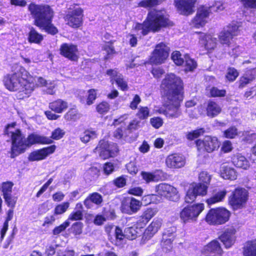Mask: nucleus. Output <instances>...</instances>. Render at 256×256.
Returning <instances> with one entry per match:
<instances>
[{
    "label": "nucleus",
    "instance_id": "38",
    "mask_svg": "<svg viewBox=\"0 0 256 256\" xmlns=\"http://www.w3.org/2000/svg\"><path fill=\"white\" fill-rule=\"evenodd\" d=\"M96 132L94 130H86L80 136V140L84 143L88 142L91 139L96 138Z\"/></svg>",
    "mask_w": 256,
    "mask_h": 256
},
{
    "label": "nucleus",
    "instance_id": "42",
    "mask_svg": "<svg viewBox=\"0 0 256 256\" xmlns=\"http://www.w3.org/2000/svg\"><path fill=\"white\" fill-rule=\"evenodd\" d=\"M211 179L212 176L206 171H202L199 174L198 180L200 182V183H202L208 186Z\"/></svg>",
    "mask_w": 256,
    "mask_h": 256
},
{
    "label": "nucleus",
    "instance_id": "37",
    "mask_svg": "<svg viewBox=\"0 0 256 256\" xmlns=\"http://www.w3.org/2000/svg\"><path fill=\"white\" fill-rule=\"evenodd\" d=\"M138 230L137 227L131 226L128 227L124 230L125 238L129 240H134L137 236Z\"/></svg>",
    "mask_w": 256,
    "mask_h": 256
},
{
    "label": "nucleus",
    "instance_id": "3",
    "mask_svg": "<svg viewBox=\"0 0 256 256\" xmlns=\"http://www.w3.org/2000/svg\"><path fill=\"white\" fill-rule=\"evenodd\" d=\"M169 16L164 10H150L146 20L142 24H136L134 29L146 35L150 31H159L161 28L172 26L173 23L169 20Z\"/></svg>",
    "mask_w": 256,
    "mask_h": 256
},
{
    "label": "nucleus",
    "instance_id": "39",
    "mask_svg": "<svg viewBox=\"0 0 256 256\" xmlns=\"http://www.w3.org/2000/svg\"><path fill=\"white\" fill-rule=\"evenodd\" d=\"M52 20H50L46 24H44L40 26H38L42 30H44L46 32L51 34H55L58 32V29L52 24Z\"/></svg>",
    "mask_w": 256,
    "mask_h": 256
},
{
    "label": "nucleus",
    "instance_id": "18",
    "mask_svg": "<svg viewBox=\"0 0 256 256\" xmlns=\"http://www.w3.org/2000/svg\"><path fill=\"white\" fill-rule=\"evenodd\" d=\"M162 223V220L160 218H155L152 220L144 232L142 237V241L144 243L151 238L158 232Z\"/></svg>",
    "mask_w": 256,
    "mask_h": 256
},
{
    "label": "nucleus",
    "instance_id": "9",
    "mask_svg": "<svg viewBox=\"0 0 256 256\" xmlns=\"http://www.w3.org/2000/svg\"><path fill=\"white\" fill-rule=\"evenodd\" d=\"M208 186L202 183H193L190 186L185 197V202L191 203L195 200L197 196H204L207 194Z\"/></svg>",
    "mask_w": 256,
    "mask_h": 256
},
{
    "label": "nucleus",
    "instance_id": "45",
    "mask_svg": "<svg viewBox=\"0 0 256 256\" xmlns=\"http://www.w3.org/2000/svg\"><path fill=\"white\" fill-rule=\"evenodd\" d=\"M164 0H144L140 2L138 5L144 8L154 6L160 4Z\"/></svg>",
    "mask_w": 256,
    "mask_h": 256
},
{
    "label": "nucleus",
    "instance_id": "53",
    "mask_svg": "<svg viewBox=\"0 0 256 256\" xmlns=\"http://www.w3.org/2000/svg\"><path fill=\"white\" fill-rule=\"evenodd\" d=\"M210 94L212 97H222L225 96L226 92L224 90H219L217 88L213 87L210 90Z\"/></svg>",
    "mask_w": 256,
    "mask_h": 256
},
{
    "label": "nucleus",
    "instance_id": "11",
    "mask_svg": "<svg viewBox=\"0 0 256 256\" xmlns=\"http://www.w3.org/2000/svg\"><path fill=\"white\" fill-rule=\"evenodd\" d=\"M240 26L237 22H234L224 27L218 36L220 43L228 46L234 36L237 35Z\"/></svg>",
    "mask_w": 256,
    "mask_h": 256
},
{
    "label": "nucleus",
    "instance_id": "6",
    "mask_svg": "<svg viewBox=\"0 0 256 256\" xmlns=\"http://www.w3.org/2000/svg\"><path fill=\"white\" fill-rule=\"evenodd\" d=\"M230 216V212L226 208H212L208 212L206 220L210 224H222L228 221Z\"/></svg>",
    "mask_w": 256,
    "mask_h": 256
},
{
    "label": "nucleus",
    "instance_id": "47",
    "mask_svg": "<svg viewBox=\"0 0 256 256\" xmlns=\"http://www.w3.org/2000/svg\"><path fill=\"white\" fill-rule=\"evenodd\" d=\"M83 224L82 222H76L72 224L71 227V230L75 236L80 235L82 233Z\"/></svg>",
    "mask_w": 256,
    "mask_h": 256
},
{
    "label": "nucleus",
    "instance_id": "52",
    "mask_svg": "<svg viewBox=\"0 0 256 256\" xmlns=\"http://www.w3.org/2000/svg\"><path fill=\"white\" fill-rule=\"evenodd\" d=\"M149 110L148 107H140L136 116L141 120L147 118L149 116Z\"/></svg>",
    "mask_w": 256,
    "mask_h": 256
},
{
    "label": "nucleus",
    "instance_id": "5",
    "mask_svg": "<svg viewBox=\"0 0 256 256\" xmlns=\"http://www.w3.org/2000/svg\"><path fill=\"white\" fill-rule=\"evenodd\" d=\"M28 9L34 19V24L37 26L46 24L49 20H52L54 16L53 10L48 5L31 3Z\"/></svg>",
    "mask_w": 256,
    "mask_h": 256
},
{
    "label": "nucleus",
    "instance_id": "27",
    "mask_svg": "<svg viewBox=\"0 0 256 256\" xmlns=\"http://www.w3.org/2000/svg\"><path fill=\"white\" fill-rule=\"evenodd\" d=\"M106 74L114 79L116 84L122 90H125L128 89L126 82L124 80L122 76L116 70H107Z\"/></svg>",
    "mask_w": 256,
    "mask_h": 256
},
{
    "label": "nucleus",
    "instance_id": "56",
    "mask_svg": "<svg viewBox=\"0 0 256 256\" xmlns=\"http://www.w3.org/2000/svg\"><path fill=\"white\" fill-rule=\"evenodd\" d=\"M140 120L136 119L130 122L126 128L129 134H130L132 131L138 129L140 127Z\"/></svg>",
    "mask_w": 256,
    "mask_h": 256
},
{
    "label": "nucleus",
    "instance_id": "55",
    "mask_svg": "<svg viewBox=\"0 0 256 256\" xmlns=\"http://www.w3.org/2000/svg\"><path fill=\"white\" fill-rule=\"evenodd\" d=\"M110 110V106L106 102H104L98 104L96 106V110L100 114H104L108 112Z\"/></svg>",
    "mask_w": 256,
    "mask_h": 256
},
{
    "label": "nucleus",
    "instance_id": "43",
    "mask_svg": "<svg viewBox=\"0 0 256 256\" xmlns=\"http://www.w3.org/2000/svg\"><path fill=\"white\" fill-rule=\"evenodd\" d=\"M13 186L14 184L12 182H6L2 183L1 190L4 196L12 194Z\"/></svg>",
    "mask_w": 256,
    "mask_h": 256
},
{
    "label": "nucleus",
    "instance_id": "19",
    "mask_svg": "<svg viewBox=\"0 0 256 256\" xmlns=\"http://www.w3.org/2000/svg\"><path fill=\"white\" fill-rule=\"evenodd\" d=\"M60 54L70 60L76 61L78 60L77 46L72 44L64 43L61 45Z\"/></svg>",
    "mask_w": 256,
    "mask_h": 256
},
{
    "label": "nucleus",
    "instance_id": "10",
    "mask_svg": "<svg viewBox=\"0 0 256 256\" xmlns=\"http://www.w3.org/2000/svg\"><path fill=\"white\" fill-rule=\"evenodd\" d=\"M155 188L158 194L165 197L170 200L177 202L180 198L176 188L170 184H160L156 186Z\"/></svg>",
    "mask_w": 256,
    "mask_h": 256
},
{
    "label": "nucleus",
    "instance_id": "57",
    "mask_svg": "<svg viewBox=\"0 0 256 256\" xmlns=\"http://www.w3.org/2000/svg\"><path fill=\"white\" fill-rule=\"evenodd\" d=\"M93 203L98 205L102 202V196L98 192H94L88 196Z\"/></svg>",
    "mask_w": 256,
    "mask_h": 256
},
{
    "label": "nucleus",
    "instance_id": "24",
    "mask_svg": "<svg viewBox=\"0 0 256 256\" xmlns=\"http://www.w3.org/2000/svg\"><path fill=\"white\" fill-rule=\"evenodd\" d=\"M236 230L234 228L226 229L219 237L221 242L226 248H229L234 242L236 239Z\"/></svg>",
    "mask_w": 256,
    "mask_h": 256
},
{
    "label": "nucleus",
    "instance_id": "25",
    "mask_svg": "<svg viewBox=\"0 0 256 256\" xmlns=\"http://www.w3.org/2000/svg\"><path fill=\"white\" fill-rule=\"evenodd\" d=\"M220 174L221 177L225 180H233L237 178V172L236 170L224 164L220 166Z\"/></svg>",
    "mask_w": 256,
    "mask_h": 256
},
{
    "label": "nucleus",
    "instance_id": "36",
    "mask_svg": "<svg viewBox=\"0 0 256 256\" xmlns=\"http://www.w3.org/2000/svg\"><path fill=\"white\" fill-rule=\"evenodd\" d=\"M129 132L125 126H120L114 132V136L116 139H124L129 134Z\"/></svg>",
    "mask_w": 256,
    "mask_h": 256
},
{
    "label": "nucleus",
    "instance_id": "26",
    "mask_svg": "<svg viewBox=\"0 0 256 256\" xmlns=\"http://www.w3.org/2000/svg\"><path fill=\"white\" fill-rule=\"evenodd\" d=\"M200 42L207 50L214 49L216 45L217 40L210 34H203L200 36Z\"/></svg>",
    "mask_w": 256,
    "mask_h": 256
},
{
    "label": "nucleus",
    "instance_id": "58",
    "mask_svg": "<svg viewBox=\"0 0 256 256\" xmlns=\"http://www.w3.org/2000/svg\"><path fill=\"white\" fill-rule=\"evenodd\" d=\"M241 2L245 8H256V0H241Z\"/></svg>",
    "mask_w": 256,
    "mask_h": 256
},
{
    "label": "nucleus",
    "instance_id": "7",
    "mask_svg": "<svg viewBox=\"0 0 256 256\" xmlns=\"http://www.w3.org/2000/svg\"><path fill=\"white\" fill-rule=\"evenodd\" d=\"M204 209V205L202 204L185 207L180 212V218L185 223L196 221Z\"/></svg>",
    "mask_w": 256,
    "mask_h": 256
},
{
    "label": "nucleus",
    "instance_id": "4",
    "mask_svg": "<svg viewBox=\"0 0 256 256\" xmlns=\"http://www.w3.org/2000/svg\"><path fill=\"white\" fill-rule=\"evenodd\" d=\"M34 78L23 68L12 74H8L4 78V83L10 91L19 90L26 94H30L35 87Z\"/></svg>",
    "mask_w": 256,
    "mask_h": 256
},
{
    "label": "nucleus",
    "instance_id": "29",
    "mask_svg": "<svg viewBox=\"0 0 256 256\" xmlns=\"http://www.w3.org/2000/svg\"><path fill=\"white\" fill-rule=\"evenodd\" d=\"M68 107V102L61 99H58L49 104L50 108L57 113H62Z\"/></svg>",
    "mask_w": 256,
    "mask_h": 256
},
{
    "label": "nucleus",
    "instance_id": "46",
    "mask_svg": "<svg viewBox=\"0 0 256 256\" xmlns=\"http://www.w3.org/2000/svg\"><path fill=\"white\" fill-rule=\"evenodd\" d=\"M238 76V72L236 69L233 68H228L227 70L226 77L230 82L234 81Z\"/></svg>",
    "mask_w": 256,
    "mask_h": 256
},
{
    "label": "nucleus",
    "instance_id": "1",
    "mask_svg": "<svg viewBox=\"0 0 256 256\" xmlns=\"http://www.w3.org/2000/svg\"><path fill=\"white\" fill-rule=\"evenodd\" d=\"M160 88L166 109L162 113L168 118H176L180 114V110L183 82L181 78L174 74H168L162 80Z\"/></svg>",
    "mask_w": 256,
    "mask_h": 256
},
{
    "label": "nucleus",
    "instance_id": "60",
    "mask_svg": "<svg viewBox=\"0 0 256 256\" xmlns=\"http://www.w3.org/2000/svg\"><path fill=\"white\" fill-rule=\"evenodd\" d=\"M151 124L156 128H158L163 124L162 120L159 117H154L150 120Z\"/></svg>",
    "mask_w": 256,
    "mask_h": 256
},
{
    "label": "nucleus",
    "instance_id": "63",
    "mask_svg": "<svg viewBox=\"0 0 256 256\" xmlns=\"http://www.w3.org/2000/svg\"><path fill=\"white\" fill-rule=\"evenodd\" d=\"M64 134V132L60 128H56L52 132V138L54 140H59L61 138Z\"/></svg>",
    "mask_w": 256,
    "mask_h": 256
},
{
    "label": "nucleus",
    "instance_id": "59",
    "mask_svg": "<svg viewBox=\"0 0 256 256\" xmlns=\"http://www.w3.org/2000/svg\"><path fill=\"white\" fill-rule=\"evenodd\" d=\"M244 138L242 140L248 143L252 142L256 138V134L254 133L250 134L248 132L243 133Z\"/></svg>",
    "mask_w": 256,
    "mask_h": 256
},
{
    "label": "nucleus",
    "instance_id": "13",
    "mask_svg": "<svg viewBox=\"0 0 256 256\" xmlns=\"http://www.w3.org/2000/svg\"><path fill=\"white\" fill-rule=\"evenodd\" d=\"M96 150H100V156L103 159L114 156L118 151L116 144H109L105 140H100L98 146L95 148Z\"/></svg>",
    "mask_w": 256,
    "mask_h": 256
},
{
    "label": "nucleus",
    "instance_id": "34",
    "mask_svg": "<svg viewBox=\"0 0 256 256\" xmlns=\"http://www.w3.org/2000/svg\"><path fill=\"white\" fill-rule=\"evenodd\" d=\"M226 194V190H222L216 192L213 196L206 200L208 204H212L222 201L225 197Z\"/></svg>",
    "mask_w": 256,
    "mask_h": 256
},
{
    "label": "nucleus",
    "instance_id": "40",
    "mask_svg": "<svg viewBox=\"0 0 256 256\" xmlns=\"http://www.w3.org/2000/svg\"><path fill=\"white\" fill-rule=\"evenodd\" d=\"M184 64H185L186 71H192L197 66L196 62L194 60L190 58L188 54L184 56Z\"/></svg>",
    "mask_w": 256,
    "mask_h": 256
},
{
    "label": "nucleus",
    "instance_id": "61",
    "mask_svg": "<svg viewBox=\"0 0 256 256\" xmlns=\"http://www.w3.org/2000/svg\"><path fill=\"white\" fill-rule=\"evenodd\" d=\"M6 202L8 206L14 208L16 202V198L15 197L12 196V194H8L4 196Z\"/></svg>",
    "mask_w": 256,
    "mask_h": 256
},
{
    "label": "nucleus",
    "instance_id": "32",
    "mask_svg": "<svg viewBox=\"0 0 256 256\" xmlns=\"http://www.w3.org/2000/svg\"><path fill=\"white\" fill-rule=\"evenodd\" d=\"M43 38L42 35L38 33L34 28H30L28 36V40L30 43L39 44Z\"/></svg>",
    "mask_w": 256,
    "mask_h": 256
},
{
    "label": "nucleus",
    "instance_id": "41",
    "mask_svg": "<svg viewBox=\"0 0 256 256\" xmlns=\"http://www.w3.org/2000/svg\"><path fill=\"white\" fill-rule=\"evenodd\" d=\"M205 130L204 128H200L196 130L188 132L186 135V138L190 140H192L203 134Z\"/></svg>",
    "mask_w": 256,
    "mask_h": 256
},
{
    "label": "nucleus",
    "instance_id": "15",
    "mask_svg": "<svg viewBox=\"0 0 256 256\" xmlns=\"http://www.w3.org/2000/svg\"><path fill=\"white\" fill-rule=\"evenodd\" d=\"M248 197L247 190L242 188L236 189L232 195L229 198V202L234 208L242 206L246 201Z\"/></svg>",
    "mask_w": 256,
    "mask_h": 256
},
{
    "label": "nucleus",
    "instance_id": "33",
    "mask_svg": "<svg viewBox=\"0 0 256 256\" xmlns=\"http://www.w3.org/2000/svg\"><path fill=\"white\" fill-rule=\"evenodd\" d=\"M244 256H256V240L248 242L244 248Z\"/></svg>",
    "mask_w": 256,
    "mask_h": 256
},
{
    "label": "nucleus",
    "instance_id": "62",
    "mask_svg": "<svg viewBox=\"0 0 256 256\" xmlns=\"http://www.w3.org/2000/svg\"><path fill=\"white\" fill-rule=\"evenodd\" d=\"M141 175L142 177V178L147 183L150 182L154 181L156 179L155 176L150 172H142L141 173Z\"/></svg>",
    "mask_w": 256,
    "mask_h": 256
},
{
    "label": "nucleus",
    "instance_id": "22",
    "mask_svg": "<svg viewBox=\"0 0 256 256\" xmlns=\"http://www.w3.org/2000/svg\"><path fill=\"white\" fill-rule=\"evenodd\" d=\"M196 0H174L176 8L182 14H192Z\"/></svg>",
    "mask_w": 256,
    "mask_h": 256
},
{
    "label": "nucleus",
    "instance_id": "21",
    "mask_svg": "<svg viewBox=\"0 0 256 256\" xmlns=\"http://www.w3.org/2000/svg\"><path fill=\"white\" fill-rule=\"evenodd\" d=\"M56 150L54 145L32 152L28 156L30 161L40 160L45 158L48 154L53 153Z\"/></svg>",
    "mask_w": 256,
    "mask_h": 256
},
{
    "label": "nucleus",
    "instance_id": "23",
    "mask_svg": "<svg viewBox=\"0 0 256 256\" xmlns=\"http://www.w3.org/2000/svg\"><path fill=\"white\" fill-rule=\"evenodd\" d=\"M203 252L208 256H222V250L219 242L214 240L204 247Z\"/></svg>",
    "mask_w": 256,
    "mask_h": 256
},
{
    "label": "nucleus",
    "instance_id": "31",
    "mask_svg": "<svg viewBox=\"0 0 256 256\" xmlns=\"http://www.w3.org/2000/svg\"><path fill=\"white\" fill-rule=\"evenodd\" d=\"M221 108L216 102L210 101L206 107V114L208 116L214 118L218 115L221 112Z\"/></svg>",
    "mask_w": 256,
    "mask_h": 256
},
{
    "label": "nucleus",
    "instance_id": "30",
    "mask_svg": "<svg viewBox=\"0 0 256 256\" xmlns=\"http://www.w3.org/2000/svg\"><path fill=\"white\" fill-rule=\"evenodd\" d=\"M176 232V227H170L168 228L164 232L163 237V245L164 246L166 242H168L169 244L168 249H172V242L174 240L175 237V233Z\"/></svg>",
    "mask_w": 256,
    "mask_h": 256
},
{
    "label": "nucleus",
    "instance_id": "20",
    "mask_svg": "<svg viewBox=\"0 0 256 256\" xmlns=\"http://www.w3.org/2000/svg\"><path fill=\"white\" fill-rule=\"evenodd\" d=\"M168 167L172 168H179L183 167L186 164L184 157L178 154L169 155L166 160Z\"/></svg>",
    "mask_w": 256,
    "mask_h": 256
},
{
    "label": "nucleus",
    "instance_id": "49",
    "mask_svg": "<svg viewBox=\"0 0 256 256\" xmlns=\"http://www.w3.org/2000/svg\"><path fill=\"white\" fill-rule=\"evenodd\" d=\"M157 212L156 208H148L143 212L142 216L149 221L156 214Z\"/></svg>",
    "mask_w": 256,
    "mask_h": 256
},
{
    "label": "nucleus",
    "instance_id": "54",
    "mask_svg": "<svg viewBox=\"0 0 256 256\" xmlns=\"http://www.w3.org/2000/svg\"><path fill=\"white\" fill-rule=\"evenodd\" d=\"M83 218V214L82 210H77L70 214L68 219L66 220H78Z\"/></svg>",
    "mask_w": 256,
    "mask_h": 256
},
{
    "label": "nucleus",
    "instance_id": "48",
    "mask_svg": "<svg viewBox=\"0 0 256 256\" xmlns=\"http://www.w3.org/2000/svg\"><path fill=\"white\" fill-rule=\"evenodd\" d=\"M172 58L174 62L178 66H180L184 64V59L182 58V55L180 52H174L172 54Z\"/></svg>",
    "mask_w": 256,
    "mask_h": 256
},
{
    "label": "nucleus",
    "instance_id": "12",
    "mask_svg": "<svg viewBox=\"0 0 256 256\" xmlns=\"http://www.w3.org/2000/svg\"><path fill=\"white\" fill-rule=\"evenodd\" d=\"M196 144L198 150H203L208 152L218 150L220 145L217 138L209 136H204L202 140H198Z\"/></svg>",
    "mask_w": 256,
    "mask_h": 256
},
{
    "label": "nucleus",
    "instance_id": "28",
    "mask_svg": "<svg viewBox=\"0 0 256 256\" xmlns=\"http://www.w3.org/2000/svg\"><path fill=\"white\" fill-rule=\"evenodd\" d=\"M232 164L236 167L247 170L250 167V163L246 158L241 154L234 155L232 157Z\"/></svg>",
    "mask_w": 256,
    "mask_h": 256
},
{
    "label": "nucleus",
    "instance_id": "8",
    "mask_svg": "<svg viewBox=\"0 0 256 256\" xmlns=\"http://www.w3.org/2000/svg\"><path fill=\"white\" fill-rule=\"evenodd\" d=\"M169 50V48L163 42L156 44L152 53L150 62L156 64L164 63L168 56Z\"/></svg>",
    "mask_w": 256,
    "mask_h": 256
},
{
    "label": "nucleus",
    "instance_id": "35",
    "mask_svg": "<svg viewBox=\"0 0 256 256\" xmlns=\"http://www.w3.org/2000/svg\"><path fill=\"white\" fill-rule=\"evenodd\" d=\"M81 118V114L75 108H72L64 114V118L67 121H76Z\"/></svg>",
    "mask_w": 256,
    "mask_h": 256
},
{
    "label": "nucleus",
    "instance_id": "2",
    "mask_svg": "<svg viewBox=\"0 0 256 256\" xmlns=\"http://www.w3.org/2000/svg\"><path fill=\"white\" fill-rule=\"evenodd\" d=\"M15 125V123L8 124L6 130V134L11 138L12 146L10 153V157L12 158L24 153L28 148L34 144H49L52 142L50 138L36 134H32L26 138L18 129L10 130V128H14Z\"/></svg>",
    "mask_w": 256,
    "mask_h": 256
},
{
    "label": "nucleus",
    "instance_id": "16",
    "mask_svg": "<svg viewBox=\"0 0 256 256\" xmlns=\"http://www.w3.org/2000/svg\"><path fill=\"white\" fill-rule=\"evenodd\" d=\"M142 205V202L140 200L134 198H129L122 202V212L130 214L139 210Z\"/></svg>",
    "mask_w": 256,
    "mask_h": 256
},
{
    "label": "nucleus",
    "instance_id": "44",
    "mask_svg": "<svg viewBox=\"0 0 256 256\" xmlns=\"http://www.w3.org/2000/svg\"><path fill=\"white\" fill-rule=\"evenodd\" d=\"M70 206L68 202H62L61 204L57 205L54 210L55 214H61L65 212Z\"/></svg>",
    "mask_w": 256,
    "mask_h": 256
},
{
    "label": "nucleus",
    "instance_id": "50",
    "mask_svg": "<svg viewBox=\"0 0 256 256\" xmlns=\"http://www.w3.org/2000/svg\"><path fill=\"white\" fill-rule=\"evenodd\" d=\"M70 224V222L68 220H66L63 224L59 226H56L52 230V234L54 235H58L60 232H64L66 228H68Z\"/></svg>",
    "mask_w": 256,
    "mask_h": 256
},
{
    "label": "nucleus",
    "instance_id": "64",
    "mask_svg": "<svg viewBox=\"0 0 256 256\" xmlns=\"http://www.w3.org/2000/svg\"><path fill=\"white\" fill-rule=\"evenodd\" d=\"M244 75L252 82L256 77V68L247 70Z\"/></svg>",
    "mask_w": 256,
    "mask_h": 256
},
{
    "label": "nucleus",
    "instance_id": "51",
    "mask_svg": "<svg viewBox=\"0 0 256 256\" xmlns=\"http://www.w3.org/2000/svg\"><path fill=\"white\" fill-rule=\"evenodd\" d=\"M224 136L228 138H233L238 134V130L234 126H232L224 132Z\"/></svg>",
    "mask_w": 256,
    "mask_h": 256
},
{
    "label": "nucleus",
    "instance_id": "17",
    "mask_svg": "<svg viewBox=\"0 0 256 256\" xmlns=\"http://www.w3.org/2000/svg\"><path fill=\"white\" fill-rule=\"evenodd\" d=\"M212 12L210 6L200 7L198 10L196 16L193 20L194 26L197 28L204 26L206 22V19Z\"/></svg>",
    "mask_w": 256,
    "mask_h": 256
},
{
    "label": "nucleus",
    "instance_id": "14",
    "mask_svg": "<svg viewBox=\"0 0 256 256\" xmlns=\"http://www.w3.org/2000/svg\"><path fill=\"white\" fill-rule=\"evenodd\" d=\"M83 10L80 8H77L68 12L65 16L67 24L74 28H79L82 24Z\"/></svg>",
    "mask_w": 256,
    "mask_h": 256
}]
</instances>
